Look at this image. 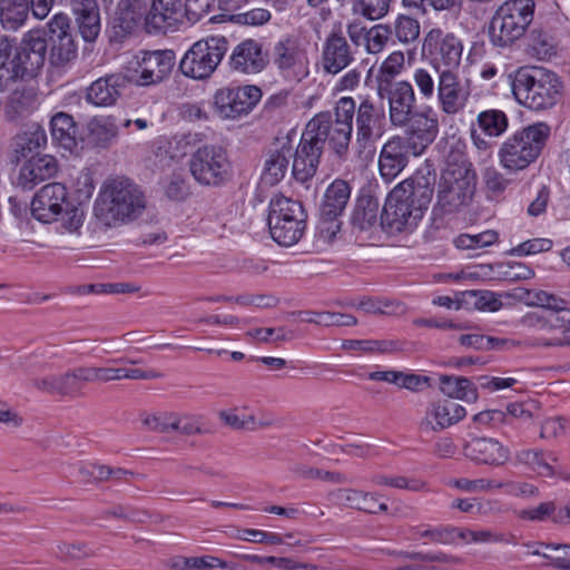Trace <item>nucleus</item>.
I'll list each match as a JSON object with an SVG mask.
<instances>
[{"label":"nucleus","mask_w":570,"mask_h":570,"mask_svg":"<svg viewBox=\"0 0 570 570\" xmlns=\"http://www.w3.org/2000/svg\"><path fill=\"white\" fill-rule=\"evenodd\" d=\"M354 99L342 97L335 106V119L328 112H320L306 125L301 141L293 150L292 175L305 183L314 177L325 142L340 157L345 158L353 130Z\"/></svg>","instance_id":"1"},{"label":"nucleus","mask_w":570,"mask_h":570,"mask_svg":"<svg viewBox=\"0 0 570 570\" xmlns=\"http://www.w3.org/2000/svg\"><path fill=\"white\" fill-rule=\"evenodd\" d=\"M435 183V170L431 165H425L413 177L395 186L386 198L380 225L389 232L416 226L432 200Z\"/></svg>","instance_id":"2"},{"label":"nucleus","mask_w":570,"mask_h":570,"mask_svg":"<svg viewBox=\"0 0 570 570\" xmlns=\"http://www.w3.org/2000/svg\"><path fill=\"white\" fill-rule=\"evenodd\" d=\"M476 175L459 142L446 156L445 167L438 184L434 209L452 214L468 206L475 193Z\"/></svg>","instance_id":"3"},{"label":"nucleus","mask_w":570,"mask_h":570,"mask_svg":"<svg viewBox=\"0 0 570 570\" xmlns=\"http://www.w3.org/2000/svg\"><path fill=\"white\" fill-rule=\"evenodd\" d=\"M521 298L528 305L540 307L539 311L528 313L522 318L525 326L549 334L539 340L540 345H570V308L564 299L540 289H528Z\"/></svg>","instance_id":"4"},{"label":"nucleus","mask_w":570,"mask_h":570,"mask_svg":"<svg viewBox=\"0 0 570 570\" xmlns=\"http://www.w3.org/2000/svg\"><path fill=\"white\" fill-rule=\"evenodd\" d=\"M146 207L139 188L125 178L104 181L94 204V215L106 227L136 219Z\"/></svg>","instance_id":"5"},{"label":"nucleus","mask_w":570,"mask_h":570,"mask_svg":"<svg viewBox=\"0 0 570 570\" xmlns=\"http://www.w3.org/2000/svg\"><path fill=\"white\" fill-rule=\"evenodd\" d=\"M32 216L45 224L60 223L62 233H78L83 225L85 212L69 199L61 183L47 184L36 193L31 202Z\"/></svg>","instance_id":"6"},{"label":"nucleus","mask_w":570,"mask_h":570,"mask_svg":"<svg viewBox=\"0 0 570 570\" xmlns=\"http://www.w3.org/2000/svg\"><path fill=\"white\" fill-rule=\"evenodd\" d=\"M550 132V127L546 122H537L517 130L500 147L501 166L511 173L528 168L541 155Z\"/></svg>","instance_id":"7"},{"label":"nucleus","mask_w":570,"mask_h":570,"mask_svg":"<svg viewBox=\"0 0 570 570\" xmlns=\"http://www.w3.org/2000/svg\"><path fill=\"white\" fill-rule=\"evenodd\" d=\"M533 0H507L493 13L489 23L490 42L500 48L512 46L524 36L534 17Z\"/></svg>","instance_id":"8"},{"label":"nucleus","mask_w":570,"mask_h":570,"mask_svg":"<svg viewBox=\"0 0 570 570\" xmlns=\"http://www.w3.org/2000/svg\"><path fill=\"white\" fill-rule=\"evenodd\" d=\"M559 90L560 83L556 73L542 68L519 69L512 81L517 100L532 110L552 107Z\"/></svg>","instance_id":"9"},{"label":"nucleus","mask_w":570,"mask_h":570,"mask_svg":"<svg viewBox=\"0 0 570 570\" xmlns=\"http://www.w3.org/2000/svg\"><path fill=\"white\" fill-rule=\"evenodd\" d=\"M269 232L275 242L283 246L296 244L306 226V213L298 200L275 196L269 203Z\"/></svg>","instance_id":"10"},{"label":"nucleus","mask_w":570,"mask_h":570,"mask_svg":"<svg viewBox=\"0 0 570 570\" xmlns=\"http://www.w3.org/2000/svg\"><path fill=\"white\" fill-rule=\"evenodd\" d=\"M225 36H209L196 41L179 61L181 73L194 80H206L216 71L228 50Z\"/></svg>","instance_id":"11"},{"label":"nucleus","mask_w":570,"mask_h":570,"mask_svg":"<svg viewBox=\"0 0 570 570\" xmlns=\"http://www.w3.org/2000/svg\"><path fill=\"white\" fill-rule=\"evenodd\" d=\"M189 170L199 184L217 186L228 178L232 163L225 148L218 145H206L193 154Z\"/></svg>","instance_id":"12"},{"label":"nucleus","mask_w":570,"mask_h":570,"mask_svg":"<svg viewBox=\"0 0 570 570\" xmlns=\"http://www.w3.org/2000/svg\"><path fill=\"white\" fill-rule=\"evenodd\" d=\"M351 188L345 180H334L325 190L321 208L318 230L327 242L334 239L341 229L340 216L350 200Z\"/></svg>","instance_id":"13"},{"label":"nucleus","mask_w":570,"mask_h":570,"mask_svg":"<svg viewBox=\"0 0 570 570\" xmlns=\"http://www.w3.org/2000/svg\"><path fill=\"white\" fill-rule=\"evenodd\" d=\"M49 61L55 67H65L78 56V47L71 31L70 18L55 14L48 22Z\"/></svg>","instance_id":"14"},{"label":"nucleus","mask_w":570,"mask_h":570,"mask_svg":"<svg viewBox=\"0 0 570 570\" xmlns=\"http://www.w3.org/2000/svg\"><path fill=\"white\" fill-rule=\"evenodd\" d=\"M405 125L404 136L407 148L412 150V156L422 155L426 148L434 141L439 134V117L436 110L431 106H424L420 110L413 111Z\"/></svg>","instance_id":"15"},{"label":"nucleus","mask_w":570,"mask_h":570,"mask_svg":"<svg viewBox=\"0 0 570 570\" xmlns=\"http://www.w3.org/2000/svg\"><path fill=\"white\" fill-rule=\"evenodd\" d=\"M261 97L262 91L256 86L224 87L214 95L215 111L220 118L235 119L247 115Z\"/></svg>","instance_id":"16"},{"label":"nucleus","mask_w":570,"mask_h":570,"mask_svg":"<svg viewBox=\"0 0 570 570\" xmlns=\"http://www.w3.org/2000/svg\"><path fill=\"white\" fill-rule=\"evenodd\" d=\"M436 76V98L443 114L454 116L465 108L471 96V83L460 72Z\"/></svg>","instance_id":"17"},{"label":"nucleus","mask_w":570,"mask_h":570,"mask_svg":"<svg viewBox=\"0 0 570 570\" xmlns=\"http://www.w3.org/2000/svg\"><path fill=\"white\" fill-rule=\"evenodd\" d=\"M135 82L138 86H151L169 77L175 66L176 56L173 50L141 51L137 56Z\"/></svg>","instance_id":"18"},{"label":"nucleus","mask_w":570,"mask_h":570,"mask_svg":"<svg viewBox=\"0 0 570 570\" xmlns=\"http://www.w3.org/2000/svg\"><path fill=\"white\" fill-rule=\"evenodd\" d=\"M356 139L355 145L360 153L370 147L376 137L381 136L384 114L373 101L367 98L362 99L358 107L354 104Z\"/></svg>","instance_id":"19"},{"label":"nucleus","mask_w":570,"mask_h":570,"mask_svg":"<svg viewBox=\"0 0 570 570\" xmlns=\"http://www.w3.org/2000/svg\"><path fill=\"white\" fill-rule=\"evenodd\" d=\"M148 0H118L111 22L112 37L121 40L140 27L147 14Z\"/></svg>","instance_id":"20"},{"label":"nucleus","mask_w":570,"mask_h":570,"mask_svg":"<svg viewBox=\"0 0 570 570\" xmlns=\"http://www.w3.org/2000/svg\"><path fill=\"white\" fill-rule=\"evenodd\" d=\"M47 49V40L39 35H30L21 42L11 61L22 78L32 77L42 68Z\"/></svg>","instance_id":"21"},{"label":"nucleus","mask_w":570,"mask_h":570,"mask_svg":"<svg viewBox=\"0 0 570 570\" xmlns=\"http://www.w3.org/2000/svg\"><path fill=\"white\" fill-rule=\"evenodd\" d=\"M268 55L263 51V45L255 39H245L232 51L229 66L233 70L255 75L268 65Z\"/></svg>","instance_id":"22"},{"label":"nucleus","mask_w":570,"mask_h":570,"mask_svg":"<svg viewBox=\"0 0 570 570\" xmlns=\"http://www.w3.org/2000/svg\"><path fill=\"white\" fill-rule=\"evenodd\" d=\"M412 150L407 148L401 136H394L382 147L379 157V169L381 177L390 183L395 179L407 166L409 156Z\"/></svg>","instance_id":"23"},{"label":"nucleus","mask_w":570,"mask_h":570,"mask_svg":"<svg viewBox=\"0 0 570 570\" xmlns=\"http://www.w3.org/2000/svg\"><path fill=\"white\" fill-rule=\"evenodd\" d=\"M58 170L57 160L50 155H32L19 169L16 185L23 190H31L43 180L50 179Z\"/></svg>","instance_id":"24"},{"label":"nucleus","mask_w":570,"mask_h":570,"mask_svg":"<svg viewBox=\"0 0 570 570\" xmlns=\"http://www.w3.org/2000/svg\"><path fill=\"white\" fill-rule=\"evenodd\" d=\"M355 49L342 33L333 32L324 41L322 66L325 72L336 75L354 61Z\"/></svg>","instance_id":"25"},{"label":"nucleus","mask_w":570,"mask_h":570,"mask_svg":"<svg viewBox=\"0 0 570 570\" xmlns=\"http://www.w3.org/2000/svg\"><path fill=\"white\" fill-rule=\"evenodd\" d=\"M463 46L452 33L435 42L431 51V68L435 75L460 72Z\"/></svg>","instance_id":"26"},{"label":"nucleus","mask_w":570,"mask_h":570,"mask_svg":"<svg viewBox=\"0 0 570 570\" xmlns=\"http://www.w3.org/2000/svg\"><path fill=\"white\" fill-rule=\"evenodd\" d=\"M389 114L391 124L405 127L409 117L414 111L415 94L409 81H395L387 88Z\"/></svg>","instance_id":"27"},{"label":"nucleus","mask_w":570,"mask_h":570,"mask_svg":"<svg viewBox=\"0 0 570 570\" xmlns=\"http://www.w3.org/2000/svg\"><path fill=\"white\" fill-rule=\"evenodd\" d=\"M465 415V409L454 401L433 402L426 407L425 415L420 422V429L426 432H439L458 423Z\"/></svg>","instance_id":"28"},{"label":"nucleus","mask_w":570,"mask_h":570,"mask_svg":"<svg viewBox=\"0 0 570 570\" xmlns=\"http://www.w3.org/2000/svg\"><path fill=\"white\" fill-rule=\"evenodd\" d=\"M464 455L479 464L503 465L510 458V450L491 438H473L465 443Z\"/></svg>","instance_id":"29"},{"label":"nucleus","mask_w":570,"mask_h":570,"mask_svg":"<svg viewBox=\"0 0 570 570\" xmlns=\"http://www.w3.org/2000/svg\"><path fill=\"white\" fill-rule=\"evenodd\" d=\"M39 106L37 89L31 85L17 86L7 97L3 105V114L10 121H17L28 117Z\"/></svg>","instance_id":"30"},{"label":"nucleus","mask_w":570,"mask_h":570,"mask_svg":"<svg viewBox=\"0 0 570 570\" xmlns=\"http://www.w3.org/2000/svg\"><path fill=\"white\" fill-rule=\"evenodd\" d=\"M126 87V77L121 73H111L94 81L86 92L88 102L108 107L116 104L121 95V90Z\"/></svg>","instance_id":"31"},{"label":"nucleus","mask_w":570,"mask_h":570,"mask_svg":"<svg viewBox=\"0 0 570 570\" xmlns=\"http://www.w3.org/2000/svg\"><path fill=\"white\" fill-rule=\"evenodd\" d=\"M328 497L336 503H341L347 508L370 514L386 512L389 510L387 504L377 503L379 494L375 492H366L357 489L344 488L330 492Z\"/></svg>","instance_id":"32"},{"label":"nucleus","mask_w":570,"mask_h":570,"mask_svg":"<svg viewBox=\"0 0 570 570\" xmlns=\"http://www.w3.org/2000/svg\"><path fill=\"white\" fill-rule=\"evenodd\" d=\"M180 0H151L145 17L148 31H160L175 26L181 17Z\"/></svg>","instance_id":"33"},{"label":"nucleus","mask_w":570,"mask_h":570,"mask_svg":"<svg viewBox=\"0 0 570 570\" xmlns=\"http://www.w3.org/2000/svg\"><path fill=\"white\" fill-rule=\"evenodd\" d=\"M293 158V147L286 141L278 148L271 150L265 160L262 179L266 185L279 183L286 175L289 161Z\"/></svg>","instance_id":"34"},{"label":"nucleus","mask_w":570,"mask_h":570,"mask_svg":"<svg viewBox=\"0 0 570 570\" xmlns=\"http://www.w3.org/2000/svg\"><path fill=\"white\" fill-rule=\"evenodd\" d=\"M47 142L45 130L35 128L18 134L11 144V161L19 164L22 159H29L32 155L39 154V149Z\"/></svg>","instance_id":"35"},{"label":"nucleus","mask_w":570,"mask_h":570,"mask_svg":"<svg viewBox=\"0 0 570 570\" xmlns=\"http://www.w3.org/2000/svg\"><path fill=\"white\" fill-rule=\"evenodd\" d=\"M99 383H108L120 380H154L159 379L163 374L156 370L128 368L120 364H106L98 366Z\"/></svg>","instance_id":"36"},{"label":"nucleus","mask_w":570,"mask_h":570,"mask_svg":"<svg viewBox=\"0 0 570 570\" xmlns=\"http://www.w3.org/2000/svg\"><path fill=\"white\" fill-rule=\"evenodd\" d=\"M29 0H0V23L7 30L16 31L28 18Z\"/></svg>","instance_id":"37"},{"label":"nucleus","mask_w":570,"mask_h":570,"mask_svg":"<svg viewBox=\"0 0 570 570\" xmlns=\"http://www.w3.org/2000/svg\"><path fill=\"white\" fill-rule=\"evenodd\" d=\"M31 383L33 387L49 394H57L61 396L76 395L70 371L62 374L35 377Z\"/></svg>","instance_id":"38"},{"label":"nucleus","mask_w":570,"mask_h":570,"mask_svg":"<svg viewBox=\"0 0 570 570\" xmlns=\"http://www.w3.org/2000/svg\"><path fill=\"white\" fill-rule=\"evenodd\" d=\"M299 59L297 39L293 36H284L273 47V61L281 70L292 69Z\"/></svg>","instance_id":"39"},{"label":"nucleus","mask_w":570,"mask_h":570,"mask_svg":"<svg viewBox=\"0 0 570 570\" xmlns=\"http://www.w3.org/2000/svg\"><path fill=\"white\" fill-rule=\"evenodd\" d=\"M441 391L451 399H459L465 402H475L478 392L474 384L463 376H448L440 379Z\"/></svg>","instance_id":"40"},{"label":"nucleus","mask_w":570,"mask_h":570,"mask_svg":"<svg viewBox=\"0 0 570 570\" xmlns=\"http://www.w3.org/2000/svg\"><path fill=\"white\" fill-rule=\"evenodd\" d=\"M51 135L60 146L72 149L76 146L77 126L72 117L65 112L56 114L51 121Z\"/></svg>","instance_id":"41"},{"label":"nucleus","mask_w":570,"mask_h":570,"mask_svg":"<svg viewBox=\"0 0 570 570\" xmlns=\"http://www.w3.org/2000/svg\"><path fill=\"white\" fill-rule=\"evenodd\" d=\"M379 203L373 198L357 200L352 215V224L361 230L370 229L379 223Z\"/></svg>","instance_id":"42"},{"label":"nucleus","mask_w":570,"mask_h":570,"mask_svg":"<svg viewBox=\"0 0 570 570\" xmlns=\"http://www.w3.org/2000/svg\"><path fill=\"white\" fill-rule=\"evenodd\" d=\"M476 124L484 135L499 137L508 129L509 119L502 110L489 109L478 115Z\"/></svg>","instance_id":"43"},{"label":"nucleus","mask_w":570,"mask_h":570,"mask_svg":"<svg viewBox=\"0 0 570 570\" xmlns=\"http://www.w3.org/2000/svg\"><path fill=\"white\" fill-rule=\"evenodd\" d=\"M548 459L556 461L552 453L547 456L539 450H522L517 453V460L520 463L529 465L534 472L541 476L554 475L553 468L548 463Z\"/></svg>","instance_id":"44"},{"label":"nucleus","mask_w":570,"mask_h":570,"mask_svg":"<svg viewBox=\"0 0 570 570\" xmlns=\"http://www.w3.org/2000/svg\"><path fill=\"white\" fill-rule=\"evenodd\" d=\"M465 304L480 311L497 312L502 307V302L490 291H465L462 293Z\"/></svg>","instance_id":"45"},{"label":"nucleus","mask_w":570,"mask_h":570,"mask_svg":"<svg viewBox=\"0 0 570 570\" xmlns=\"http://www.w3.org/2000/svg\"><path fill=\"white\" fill-rule=\"evenodd\" d=\"M117 134V127L108 119H95L89 124L90 140L98 147L111 145Z\"/></svg>","instance_id":"46"},{"label":"nucleus","mask_w":570,"mask_h":570,"mask_svg":"<svg viewBox=\"0 0 570 570\" xmlns=\"http://www.w3.org/2000/svg\"><path fill=\"white\" fill-rule=\"evenodd\" d=\"M529 47L538 59H547L556 53L553 38L541 29L531 31Z\"/></svg>","instance_id":"47"},{"label":"nucleus","mask_w":570,"mask_h":570,"mask_svg":"<svg viewBox=\"0 0 570 570\" xmlns=\"http://www.w3.org/2000/svg\"><path fill=\"white\" fill-rule=\"evenodd\" d=\"M393 0H356L355 11L370 20H377L387 14Z\"/></svg>","instance_id":"48"},{"label":"nucleus","mask_w":570,"mask_h":570,"mask_svg":"<svg viewBox=\"0 0 570 570\" xmlns=\"http://www.w3.org/2000/svg\"><path fill=\"white\" fill-rule=\"evenodd\" d=\"M175 421L176 425L174 431L181 435L190 436L208 432V430L204 428L202 416L175 413Z\"/></svg>","instance_id":"49"},{"label":"nucleus","mask_w":570,"mask_h":570,"mask_svg":"<svg viewBox=\"0 0 570 570\" xmlns=\"http://www.w3.org/2000/svg\"><path fill=\"white\" fill-rule=\"evenodd\" d=\"M394 35L403 43L413 42L419 38L420 23L411 17L400 16L394 24Z\"/></svg>","instance_id":"50"},{"label":"nucleus","mask_w":570,"mask_h":570,"mask_svg":"<svg viewBox=\"0 0 570 570\" xmlns=\"http://www.w3.org/2000/svg\"><path fill=\"white\" fill-rule=\"evenodd\" d=\"M80 481L83 483H97L108 480L109 466L97 463H80L77 468Z\"/></svg>","instance_id":"51"},{"label":"nucleus","mask_w":570,"mask_h":570,"mask_svg":"<svg viewBox=\"0 0 570 570\" xmlns=\"http://www.w3.org/2000/svg\"><path fill=\"white\" fill-rule=\"evenodd\" d=\"M546 549L554 553L532 551L531 554L541 556L550 560L552 564L559 569L570 570V546L546 544Z\"/></svg>","instance_id":"52"},{"label":"nucleus","mask_w":570,"mask_h":570,"mask_svg":"<svg viewBox=\"0 0 570 570\" xmlns=\"http://www.w3.org/2000/svg\"><path fill=\"white\" fill-rule=\"evenodd\" d=\"M142 423L151 431L158 433H170L176 425L174 412H163L158 414L147 415Z\"/></svg>","instance_id":"53"},{"label":"nucleus","mask_w":570,"mask_h":570,"mask_svg":"<svg viewBox=\"0 0 570 570\" xmlns=\"http://www.w3.org/2000/svg\"><path fill=\"white\" fill-rule=\"evenodd\" d=\"M434 76V72L432 73L424 68H417L413 72V81L421 96L425 99L432 98L436 92V81Z\"/></svg>","instance_id":"54"},{"label":"nucleus","mask_w":570,"mask_h":570,"mask_svg":"<svg viewBox=\"0 0 570 570\" xmlns=\"http://www.w3.org/2000/svg\"><path fill=\"white\" fill-rule=\"evenodd\" d=\"M219 417L226 425L234 430H256V417L253 414L239 415L232 411H222Z\"/></svg>","instance_id":"55"},{"label":"nucleus","mask_w":570,"mask_h":570,"mask_svg":"<svg viewBox=\"0 0 570 570\" xmlns=\"http://www.w3.org/2000/svg\"><path fill=\"white\" fill-rule=\"evenodd\" d=\"M389 29L382 24L374 26L368 31L365 32L364 39L366 41V49L370 53H377L382 51L387 39H389Z\"/></svg>","instance_id":"56"},{"label":"nucleus","mask_w":570,"mask_h":570,"mask_svg":"<svg viewBox=\"0 0 570 570\" xmlns=\"http://www.w3.org/2000/svg\"><path fill=\"white\" fill-rule=\"evenodd\" d=\"M295 473L305 479H322L324 481L333 482V483H346L348 479L346 475L338 472H330L323 471L320 469H314L309 466H297L295 468Z\"/></svg>","instance_id":"57"},{"label":"nucleus","mask_w":570,"mask_h":570,"mask_svg":"<svg viewBox=\"0 0 570 570\" xmlns=\"http://www.w3.org/2000/svg\"><path fill=\"white\" fill-rule=\"evenodd\" d=\"M552 247V242L548 238H533L525 240L510 250L512 256L533 255L548 252Z\"/></svg>","instance_id":"58"},{"label":"nucleus","mask_w":570,"mask_h":570,"mask_svg":"<svg viewBox=\"0 0 570 570\" xmlns=\"http://www.w3.org/2000/svg\"><path fill=\"white\" fill-rule=\"evenodd\" d=\"M78 31L86 42H94L101 30V18L97 16L95 18H77L75 19Z\"/></svg>","instance_id":"59"},{"label":"nucleus","mask_w":570,"mask_h":570,"mask_svg":"<svg viewBox=\"0 0 570 570\" xmlns=\"http://www.w3.org/2000/svg\"><path fill=\"white\" fill-rule=\"evenodd\" d=\"M217 0H186L185 10L189 21L197 22L214 10Z\"/></svg>","instance_id":"60"},{"label":"nucleus","mask_w":570,"mask_h":570,"mask_svg":"<svg viewBox=\"0 0 570 570\" xmlns=\"http://www.w3.org/2000/svg\"><path fill=\"white\" fill-rule=\"evenodd\" d=\"M69 371L76 394L80 391L81 384L99 383L98 366H78Z\"/></svg>","instance_id":"61"},{"label":"nucleus","mask_w":570,"mask_h":570,"mask_svg":"<svg viewBox=\"0 0 570 570\" xmlns=\"http://www.w3.org/2000/svg\"><path fill=\"white\" fill-rule=\"evenodd\" d=\"M483 181L487 189L494 195L502 194L510 184V180L493 167L485 168L483 173Z\"/></svg>","instance_id":"62"},{"label":"nucleus","mask_w":570,"mask_h":570,"mask_svg":"<svg viewBox=\"0 0 570 570\" xmlns=\"http://www.w3.org/2000/svg\"><path fill=\"white\" fill-rule=\"evenodd\" d=\"M351 344H357L365 352L392 353L401 348L399 342L391 340L351 341Z\"/></svg>","instance_id":"63"},{"label":"nucleus","mask_w":570,"mask_h":570,"mask_svg":"<svg viewBox=\"0 0 570 570\" xmlns=\"http://www.w3.org/2000/svg\"><path fill=\"white\" fill-rule=\"evenodd\" d=\"M278 298L269 294H245L235 297V303L242 306H256L261 308H272L278 304Z\"/></svg>","instance_id":"64"}]
</instances>
